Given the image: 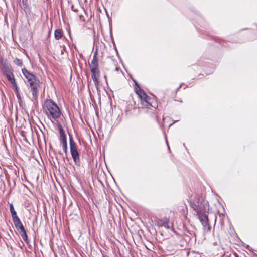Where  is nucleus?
Returning <instances> with one entry per match:
<instances>
[{
	"mask_svg": "<svg viewBox=\"0 0 257 257\" xmlns=\"http://www.w3.org/2000/svg\"><path fill=\"white\" fill-rule=\"evenodd\" d=\"M22 71L25 77L27 79L28 83L38 79L33 73L29 72L26 68L22 69Z\"/></svg>",
	"mask_w": 257,
	"mask_h": 257,
	"instance_id": "6e6552de",
	"label": "nucleus"
},
{
	"mask_svg": "<svg viewBox=\"0 0 257 257\" xmlns=\"http://www.w3.org/2000/svg\"><path fill=\"white\" fill-rule=\"evenodd\" d=\"M4 74L6 75L8 80L11 83V84L14 83V82H16L14 75L13 73V70L5 73Z\"/></svg>",
	"mask_w": 257,
	"mask_h": 257,
	"instance_id": "f8f14e48",
	"label": "nucleus"
},
{
	"mask_svg": "<svg viewBox=\"0 0 257 257\" xmlns=\"http://www.w3.org/2000/svg\"><path fill=\"white\" fill-rule=\"evenodd\" d=\"M10 211L12 215V220L13 222L17 220L18 219H19V218L17 215L16 212L15 211L13 205L12 204H11L10 205Z\"/></svg>",
	"mask_w": 257,
	"mask_h": 257,
	"instance_id": "ddd939ff",
	"label": "nucleus"
},
{
	"mask_svg": "<svg viewBox=\"0 0 257 257\" xmlns=\"http://www.w3.org/2000/svg\"><path fill=\"white\" fill-rule=\"evenodd\" d=\"M71 10L72 11H73L74 12H78V10L75 9L73 5L71 6Z\"/></svg>",
	"mask_w": 257,
	"mask_h": 257,
	"instance_id": "412c9836",
	"label": "nucleus"
},
{
	"mask_svg": "<svg viewBox=\"0 0 257 257\" xmlns=\"http://www.w3.org/2000/svg\"><path fill=\"white\" fill-rule=\"evenodd\" d=\"M157 225L159 227H164L167 229L173 228V224L170 222V219L167 217H164L157 221Z\"/></svg>",
	"mask_w": 257,
	"mask_h": 257,
	"instance_id": "423d86ee",
	"label": "nucleus"
},
{
	"mask_svg": "<svg viewBox=\"0 0 257 257\" xmlns=\"http://www.w3.org/2000/svg\"><path fill=\"white\" fill-rule=\"evenodd\" d=\"M203 227L204 231L205 233H209L211 231V226L209 223V222H207L203 224H202Z\"/></svg>",
	"mask_w": 257,
	"mask_h": 257,
	"instance_id": "f3484780",
	"label": "nucleus"
},
{
	"mask_svg": "<svg viewBox=\"0 0 257 257\" xmlns=\"http://www.w3.org/2000/svg\"><path fill=\"white\" fill-rule=\"evenodd\" d=\"M14 63L18 66H22V65H23V62H22V60L18 59V58H16L14 60Z\"/></svg>",
	"mask_w": 257,
	"mask_h": 257,
	"instance_id": "6ab92c4d",
	"label": "nucleus"
},
{
	"mask_svg": "<svg viewBox=\"0 0 257 257\" xmlns=\"http://www.w3.org/2000/svg\"><path fill=\"white\" fill-rule=\"evenodd\" d=\"M28 86L30 88L33 98L35 99H37L40 88L39 80L37 79L36 80L28 83Z\"/></svg>",
	"mask_w": 257,
	"mask_h": 257,
	"instance_id": "20e7f679",
	"label": "nucleus"
},
{
	"mask_svg": "<svg viewBox=\"0 0 257 257\" xmlns=\"http://www.w3.org/2000/svg\"><path fill=\"white\" fill-rule=\"evenodd\" d=\"M55 38L56 40H59L63 35V32L61 29H56L54 32Z\"/></svg>",
	"mask_w": 257,
	"mask_h": 257,
	"instance_id": "dca6fc26",
	"label": "nucleus"
},
{
	"mask_svg": "<svg viewBox=\"0 0 257 257\" xmlns=\"http://www.w3.org/2000/svg\"><path fill=\"white\" fill-rule=\"evenodd\" d=\"M191 206L195 211L197 215L208 214V206L204 201H197L191 203Z\"/></svg>",
	"mask_w": 257,
	"mask_h": 257,
	"instance_id": "f03ea898",
	"label": "nucleus"
},
{
	"mask_svg": "<svg viewBox=\"0 0 257 257\" xmlns=\"http://www.w3.org/2000/svg\"><path fill=\"white\" fill-rule=\"evenodd\" d=\"M23 4L25 7H27V0H22Z\"/></svg>",
	"mask_w": 257,
	"mask_h": 257,
	"instance_id": "4be33fe9",
	"label": "nucleus"
},
{
	"mask_svg": "<svg viewBox=\"0 0 257 257\" xmlns=\"http://www.w3.org/2000/svg\"><path fill=\"white\" fill-rule=\"evenodd\" d=\"M19 233L21 234V236L22 238L23 239V240L26 242L27 241L28 236L27 235L26 230H24V231H23L21 232H19Z\"/></svg>",
	"mask_w": 257,
	"mask_h": 257,
	"instance_id": "a211bd4d",
	"label": "nucleus"
},
{
	"mask_svg": "<svg viewBox=\"0 0 257 257\" xmlns=\"http://www.w3.org/2000/svg\"><path fill=\"white\" fill-rule=\"evenodd\" d=\"M118 68H117V67H116V70H118Z\"/></svg>",
	"mask_w": 257,
	"mask_h": 257,
	"instance_id": "393cba45",
	"label": "nucleus"
},
{
	"mask_svg": "<svg viewBox=\"0 0 257 257\" xmlns=\"http://www.w3.org/2000/svg\"><path fill=\"white\" fill-rule=\"evenodd\" d=\"M208 214H202V215H198V218L201 223V224H203L207 222H209V219L208 217Z\"/></svg>",
	"mask_w": 257,
	"mask_h": 257,
	"instance_id": "2eb2a0df",
	"label": "nucleus"
},
{
	"mask_svg": "<svg viewBox=\"0 0 257 257\" xmlns=\"http://www.w3.org/2000/svg\"><path fill=\"white\" fill-rule=\"evenodd\" d=\"M70 152L76 165L80 166L81 161L76 143L73 141L72 136L69 135Z\"/></svg>",
	"mask_w": 257,
	"mask_h": 257,
	"instance_id": "7ed1b4c3",
	"label": "nucleus"
},
{
	"mask_svg": "<svg viewBox=\"0 0 257 257\" xmlns=\"http://www.w3.org/2000/svg\"><path fill=\"white\" fill-rule=\"evenodd\" d=\"M105 78L106 81H107V80H106V76H105Z\"/></svg>",
	"mask_w": 257,
	"mask_h": 257,
	"instance_id": "b1692460",
	"label": "nucleus"
},
{
	"mask_svg": "<svg viewBox=\"0 0 257 257\" xmlns=\"http://www.w3.org/2000/svg\"><path fill=\"white\" fill-rule=\"evenodd\" d=\"M11 84H12L13 87L14 88V91H15V93H18L19 89H18V87L16 82H14V83H12Z\"/></svg>",
	"mask_w": 257,
	"mask_h": 257,
	"instance_id": "aec40b11",
	"label": "nucleus"
},
{
	"mask_svg": "<svg viewBox=\"0 0 257 257\" xmlns=\"http://www.w3.org/2000/svg\"><path fill=\"white\" fill-rule=\"evenodd\" d=\"M0 69L3 73L13 70L10 64L6 60H1L0 62Z\"/></svg>",
	"mask_w": 257,
	"mask_h": 257,
	"instance_id": "1a4fd4ad",
	"label": "nucleus"
},
{
	"mask_svg": "<svg viewBox=\"0 0 257 257\" xmlns=\"http://www.w3.org/2000/svg\"><path fill=\"white\" fill-rule=\"evenodd\" d=\"M135 91L141 100L146 103V106L148 107L151 105V103L149 102V100H150V97L145 93L143 89L139 87L138 88L135 87Z\"/></svg>",
	"mask_w": 257,
	"mask_h": 257,
	"instance_id": "39448f33",
	"label": "nucleus"
},
{
	"mask_svg": "<svg viewBox=\"0 0 257 257\" xmlns=\"http://www.w3.org/2000/svg\"><path fill=\"white\" fill-rule=\"evenodd\" d=\"M16 96H17V98H20V94H19V93H16Z\"/></svg>",
	"mask_w": 257,
	"mask_h": 257,
	"instance_id": "5701e85b",
	"label": "nucleus"
},
{
	"mask_svg": "<svg viewBox=\"0 0 257 257\" xmlns=\"http://www.w3.org/2000/svg\"><path fill=\"white\" fill-rule=\"evenodd\" d=\"M97 52H96L94 55H93L91 65H90V68L98 67V59L97 57Z\"/></svg>",
	"mask_w": 257,
	"mask_h": 257,
	"instance_id": "4468645a",
	"label": "nucleus"
},
{
	"mask_svg": "<svg viewBox=\"0 0 257 257\" xmlns=\"http://www.w3.org/2000/svg\"><path fill=\"white\" fill-rule=\"evenodd\" d=\"M44 104V112L48 118L56 120L60 117L61 110L57 105L52 100L46 99Z\"/></svg>",
	"mask_w": 257,
	"mask_h": 257,
	"instance_id": "f257e3e1",
	"label": "nucleus"
},
{
	"mask_svg": "<svg viewBox=\"0 0 257 257\" xmlns=\"http://www.w3.org/2000/svg\"><path fill=\"white\" fill-rule=\"evenodd\" d=\"M91 76L95 85L98 83V78L99 76V70L98 67L97 68H90Z\"/></svg>",
	"mask_w": 257,
	"mask_h": 257,
	"instance_id": "9d476101",
	"label": "nucleus"
},
{
	"mask_svg": "<svg viewBox=\"0 0 257 257\" xmlns=\"http://www.w3.org/2000/svg\"><path fill=\"white\" fill-rule=\"evenodd\" d=\"M58 128L60 136L62 139V148L64 152L66 154L67 152V143L66 135L65 134L64 131L61 124H59Z\"/></svg>",
	"mask_w": 257,
	"mask_h": 257,
	"instance_id": "0eeeda50",
	"label": "nucleus"
},
{
	"mask_svg": "<svg viewBox=\"0 0 257 257\" xmlns=\"http://www.w3.org/2000/svg\"><path fill=\"white\" fill-rule=\"evenodd\" d=\"M13 223H14V224L15 227L16 228V229L19 232H21L25 230L24 227L23 225L22 224L20 219L13 222Z\"/></svg>",
	"mask_w": 257,
	"mask_h": 257,
	"instance_id": "9b49d317",
	"label": "nucleus"
}]
</instances>
